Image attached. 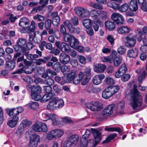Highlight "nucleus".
<instances>
[{
	"mask_svg": "<svg viewBox=\"0 0 147 147\" xmlns=\"http://www.w3.org/2000/svg\"><path fill=\"white\" fill-rule=\"evenodd\" d=\"M137 88V87L134 85L133 89L131 91L129 105L133 110L139 109L138 111H139L142 109L140 107L142 105L143 101L142 96Z\"/></svg>",
	"mask_w": 147,
	"mask_h": 147,
	"instance_id": "obj_1",
	"label": "nucleus"
},
{
	"mask_svg": "<svg viewBox=\"0 0 147 147\" xmlns=\"http://www.w3.org/2000/svg\"><path fill=\"white\" fill-rule=\"evenodd\" d=\"M26 87L31 88V97L32 99L36 101L40 100L41 98L40 94L41 92L42 88L40 86L28 84L27 85Z\"/></svg>",
	"mask_w": 147,
	"mask_h": 147,
	"instance_id": "obj_2",
	"label": "nucleus"
},
{
	"mask_svg": "<svg viewBox=\"0 0 147 147\" xmlns=\"http://www.w3.org/2000/svg\"><path fill=\"white\" fill-rule=\"evenodd\" d=\"M120 89L119 86L109 87L106 88L102 92V96L103 98L107 99L113 94L117 92Z\"/></svg>",
	"mask_w": 147,
	"mask_h": 147,
	"instance_id": "obj_3",
	"label": "nucleus"
},
{
	"mask_svg": "<svg viewBox=\"0 0 147 147\" xmlns=\"http://www.w3.org/2000/svg\"><path fill=\"white\" fill-rule=\"evenodd\" d=\"M79 138L76 134L69 136L64 143V145L67 147H74L79 141Z\"/></svg>",
	"mask_w": 147,
	"mask_h": 147,
	"instance_id": "obj_4",
	"label": "nucleus"
},
{
	"mask_svg": "<svg viewBox=\"0 0 147 147\" xmlns=\"http://www.w3.org/2000/svg\"><path fill=\"white\" fill-rule=\"evenodd\" d=\"M115 105L114 104L109 105L102 111L101 113L100 117L101 119H105L107 117L110 116L113 113Z\"/></svg>",
	"mask_w": 147,
	"mask_h": 147,
	"instance_id": "obj_5",
	"label": "nucleus"
},
{
	"mask_svg": "<svg viewBox=\"0 0 147 147\" xmlns=\"http://www.w3.org/2000/svg\"><path fill=\"white\" fill-rule=\"evenodd\" d=\"M86 107L92 111H98L102 109V105L98 102L92 101L86 104Z\"/></svg>",
	"mask_w": 147,
	"mask_h": 147,
	"instance_id": "obj_6",
	"label": "nucleus"
},
{
	"mask_svg": "<svg viewBox=\"0 0 147 147\" xmlns=\"http://www.w3.org/2000/svg\"><path fill=\"white\" fill-rule=\"evenodd\" d=\"M23 110V108L21 107H18L16 108L7 109H6V112L9 115V116H13V117L15 116H18V115L19 113H22Z\"/></svg>",
	"mask_w": 147,
	"mask_h": 147,
	"instance_id": "obj_7",
	"label": "nucleus"
},
{
	"mask_svg": "<svg viewBox=\"0 0 147 147\" xmlns=\"http://www.w3.org/2000/svg\"><path fill=\"white\" fill-rule=\"evenodd\" d=\"M74 11L76 14L80 17L84 18L88 16L89 11L87 9L78 7L74 9Z\"/></svg>",
	"mask_w": 147,
	"mask_h": 147,
	"instance_id": "obj_8",
	"label": "nucleus"
},
{
	"mask_svg": "<svg viewBox=\"0 0 147 147\" xmlns=\"http://www.w3.org/2000/svg\"><path fill=\"white\" fill-rule=\"evenodd\" d=\"M111 18L112 20L118 25L122 24L124 21V18L123 16L118 13H113Z\"/></svg>",
	"mask_w": 147,
	"mask_h": 147,
	"instance_id": "obj_9",
	"label": "nucleus"
},
{
	"mask_svg": "<svg viewBox=\"0 0 147 147\" xmlns=\"http://www.w3.org/2000/svg\"><path fill=\"white\" fill-rule=\"evenodd\" d=\"M40 140L38 135L34 134L30 137V142L28 144L29 147H36L38 145V142Z\"/></svg>",
	"mask_w": 147,
	"mask_h": 147,
	"instance_id": "obj_10",
	"label": "nucleus"
},
{
	"mask_svg": "<svg viewBox=\"0 0 147 147\" xmlns=\"http://www.w3.org/2000/svg\"><path fill=\"white\" fill-rule=\"evenodd\" d=\"M106 67L105 65L102 63H96L94 65V71L99 74L103 73Z\"/></svg>",
	"mask_w": 147,
	"mask_h": 147,
	"instance_id": "obj_11",
	"label": "nucleus"
},
{
	"mask_svg": "<svg viewBox=\"0 0 147 147\" xmlns=\"http://www.w3.org/2000/svg\"><path fill=\"white\" fill-rule=\"evenodd\" d=\"M59 61L62 64H67L70 61V56L65 53H61L59 56Z\"/></svg>",
	"mask_w": 147,
	"mask_h": 147,
	"instance_id": "obj_12",
	"label": "nucleus"
},
{
	"mask_svg": "<svg viewBox=\"0 0 147 147\" xmlns=\"http://www.w3.org/2000/svg\"><path fill=\"white\" fill-rule=\"evenodd\" d=\"M105 76L104 74H100L95 76L92 78L93 83L95 85H98L102 83V80L104 79Z\"/></svg>",
	"mask_w": 147,
	"mask_h": 147,
	"instance_id": "obj_13",
	"label": "nucleus"
},
{
	"mask_svg": "<svg viewBox=\"0 0 147 147\" xmlns=\"http://www.w3.org/2000/svg\"><path fill=\"white\" fill-rule=\"evenodd\" d=\"M30 23L29 19L26 17H23L20 19L19 25L22 27V28H25L27 26H29Z\"/></svg>",
	"mask_w": 147,
	"mask_h": 147,
	"instance_id": "obj_14",
	"label": "nucleus"
},
{
	"mask_svg": "<svg viewBox=\"0 0 147 147\" xmlns=\"http://www.w3.org/2000/svg\"><path fill=\"white\" fill-rule=\"evenodd\" d=\"M92 131L95 139V144L94 146H95L101 140V133L99 131L95 129H92Z\"/></svg>",
	"mask_w": 147,
	"mask_h": 147,
	"instance_id": "obj_15",
	"label": "nucleus"
},
{
	"mask_svg": "<svg viewBox=\"0 0 147 147\" xmlns=\"http://www.w3.org/2000/svg\"><path fill=\"white\" fill-rule=\"evenodd\" d=\"M34 35L33 36L31 34H29V40L30 41H32L33 40L36 43H38L41 41V38L40 36L38 34H36V32L34 33Z\"/></svg>",
	"mask_w": 147,
	"mask_h": 147,
	"instance_id": "obj_16",
	"label": "nucleus"
},
{
	"mask_svg": "<svg viewBox=\"0 0 147 147\" xmlns=\"http://www.w3.org/2000/svg\"><path fill=\"white\" fill-rule=\"evenodd\" d=\"M126 40V44L129 47H133L136 43V40L133 37L127 36L125 38Z\"/></svg>",
	"mask_w": 147,
	"mask_h": 147,
	"instance_id": "obj_17",
	"label": "nucleus"
},
{
	"mask_svg": "<svg viewBox=\"0 0 147 147\" xmlns=\"http://www.w3.org/2000/svg\"><path fill=\"white\" fill-rule=\"evenodd\" d=\"M53 98L57 109L61 108L63 107L64 102L63 99H59L57 97H53Z\"/></svg>",
	"mask_w": 147,
	"mask_h": 147,
	"instance_id": "obj_18",
	"label": "nucleus"
},
{
	"mask_svg": "<svg viewBox=\"0 0 147 147\" xmlns=\"http://www.w3.org/2000/svg\"><path fill=\"white\" fill-rule=\"evenodd\" d=\"M138 54V50L137 49H131L128 51L127 56L129 58H136Z\"/></svg>",
	"mask_w": 147,
	"mask_h": 147,
	"instance_id": "obj_19",
	"label": "nucleus"
},
{
	"mask_svg": "<svg viewBox=\"0 0 147 147\" xmlns=\"http://www.w3.org/2000/svg\"><path fill=\"white\" fill-rule=\"evenodd\" d=\"M53 97L50 99L48 104L47 106V108L48 110H57Z\"/></svg>",
	"mask_w": 147,
	"mask_h": 147,
	"instance_id": "obj_20",
	"label": "nucleus"
},
{
	"mask_svg": "<svg viewBox=\"0 0 147 147\" xmlns=\"http://www.w3.org/2000/svg\"><path fill=\"white\" fill-rule=\"evenodd\" d=\"M131 30V28L126 26L120 27L118 28L117 31L119 34H123L129 33Z\"/></svg>",
	"mask_w": 147,
	"mask_h": 147,
	"instance_id": "obj_21",
	"label": "nucleus"
},
{
	"mask_svg": "<svg viewBox=\"0 0 147 147\" xmlns=\"http://www.w3.org/2000/svg\"><path fill=\"white\" fill-rule=\"evenodd\" d=\"M18 120V116H15L13 117L11 120L8 121L7 124L10 127H14L17 124Z\"/></svg>",
	"mask_w": 147,
	"mask_h": 147,
	"instance_id": "obj_22",
	"label": "nucleus"
},
{
	"mask_svg": "<svg viewBox=\"0 0 147 147\" xmlns=\"http://www.w3.org/2000/svg\"><path fill=\"white\" fill-rule=\"evenodd\" d=\"M78 75V77L81 80V83L82 85H85L88 82L89 80L87 76L84 75L83 72L80 71Z\"/></svg>",
	"mask_w": 147,
	"mask_h": 147,
	"instance_id": "obj_23",
	"label": "nucleus"
},
{
	"mask_svg": "<svg viewBox=\"0 0 147 147\" xmlns=\"http://www.w3.org/2000/svg\"><path fill=\"white\" fill-rule=\"evenodd\" d=\"M105 25L106 29L109 31H113L115 28V24L114 23L109 21L105 22Z\"/></svg>",
	"mask_w": 147,
	"mask_h": 147,
	"instance_id": "obj_24",
	"label": "nucleus"
},
{
	"mask_svg": "<svg viewBox=\"0 0 147 147\" xmlns=\"http://www.w3.org/2000/svg\"><path fill=\"white\" fill-rule=\"evenodd\" d=\"M35 29L34 28L29 26H27L25 28H22L20 32L22 33H27L31 34L32 33L34 34V33L36 32H34Z\"/></svg>",
	"mask_w": 147,
	"mask_h": 147,
	"instance_id": "obj_25",
	"label": "nucleus"
},
{
	"mask_svg": "<svg viewBox=\"0 0 147 147\" xmlns=\"http://www.w3.org/2000/svg\"><path fill=\"white\" fill-rule=\"evenodd\" d=\"M129 9L133 11H136L138 9L137 0H131L129 5Z\"/></svg>",
	"mask_w": 147,
	"mask_h": 147,
	"instance_id": "obj_26",
	"label": "nucleus"
},
{
	"mask_svg": "<svg viewBox=\"0 0 147 147\" xmlns=\"http://www.w3.org/2000/svg\"><path fill=\"white\" fill-rule=\"evenodd\" d=\"M88 136L86 134L83 135L80 139L81 147H87Z\"/></svg>",
	"mask_w": 147,
	"mask_h": 147,
	"instance_id": "obj_27",
	"label": "nucleus"
},
{
	"mask_svg": "<svg viewBox=\"0 0 147 147\" xmlns=\"http://www.w3.org/2000/svg\"><path fill=\"white\" fill-rule=\"evenodd\" d=\"M98 13L99 10L94 9H92L90 12L89 11L88 16L90 15L92 19L95 20L98 19Z\"/></svg>",
	"mask_w": 147,
	"mask_h": 147,
	"instance_id": "obj_28",
	"label": "nucleus"
},
{
	"mask_svg": "<svg viewBox=\"0 0 147 147\" xmlns=\"http://www.w3.org/2000/svg\"><path fill=\"white\" fill-rule=\"evenodd\" d=\"M107 12L102 10H99L98 19L99 20H104L107 18Z\"/></svg>",
	"mask_w": 147,
	"mask_h": 147,
	"instance_id": "obj_29",
	"label": "nucleus"
},
{
	"mask_svg": "<svg viewBox=\"0 0 147 147\" xmlns=\"http://www.w3.org/2000/svg\"><path fill=\"white\" fill-rule=\"evenodd\" d=\"M17 43L18 45L21 48H24V45L26 43V40L24 38H19L17 41Z\"/></svg>",
	"mask_w": 147,
	"mask_h": 147,
	"instance_id": "obj_30",
	"label": "nucleus"
},
{
	"mask_svg": "<svg viewBox=\"0 0 147 147\" xmlns=\"http://www.w3.org/2000/svg\"><path fill=\"white\" fill-rule=\"evenodd\" d=\"M129 8L128 5L127 3H124L121 6H119V11L121 12H125L128 10Z\"/></svg>",
	"mask_w": 147,
	"mask_h": 147,
	"instance_id": "obj_31",
	"label": "nucleus"
},
{
	"mask_svg": "<svg viewBox=\"0 0 147 147\" xmlns=\"http://www.w3.org/2000/svg\"><path fill=\"white\" fill-rule=\"evenodd\" d=\"M79 44V42L78 40L74 36L73 40L69 42L70 46L72 48H76Z\"/></svg>",
	"mask_w": 147,
	"mask_h": 147,
	"instance_id": "obj_32",
	"label": "nucleus"
},
{
	"mask_svg": "<svg viewBox=\"0 0 147 147\" xmlns=\"http://www.w3.org/2000/svg\"><path fill=\"white\" fill-rule=\"evenodd\" d=\"M24 128L22 125H20L15 132L16 135L18 137H20L22 134Z\"/></svg>",
	"mask_w": 147,
	"mask_h": 147,
	"instance_id": "obj_33",
	"label": "nucleus"
},
{
	"mask_svg": "<svg viewBox=\"0 0 147 147\" xmlns=\"http://www.w3.org/2000/svg\"><path fill=\"white\" fill-rule=\"evenodd\" d=\"M52 94H47L44 95L40 100L42 102H45L48 100L50 99L53 97H52Z\"/></svg>",
	"mask_w": 147,
	"mask_h": 147,
	"instance_id": "obj_34",
	"label": "nucleus"
},
{
	"mask_svg": "<svg viewBox=\"0 0 147 147\" xmlns=\"http://www.w3.org/2000/svg\"><path fill=\"white\" fill-rule=\"evenodd\" d=\"M82 22L84 26L86 28L91 26L92 20L90 19H84Z\"/></svg>",
	"mask_w": 147,
	"mask_h": 147,
	"instance_id": "obj_35",
	"label": "nucleus"
},
{
	"mask_svg": "<svg viewBox=\"0 0 147 147\" xmlns=\"http://www.w3.org/2000/svg\"><path fill=\"white\" fill-rule=\"evenodd\" d=\"M56 132L55 129L51 131L48 134L47 136L48 140H51L54 138L56 139Z\"/></svg>",
	"mask_w": 147,
	"mask_h": 147,
	"instance_id": "obj_36",
	"label": "nucleus"
},
{
	"mask_svg": "<svg viewBox=\"0 0 147 147\" xmlns=\"http://www.w3.org/2000/svg\"><path fill=\"white\" fill-rule=\"evenodd\" d=\"M63 39L66 42H70L73 40V38H74V36L70 35L69 34L67 33L64 34Z\"/></svg>",
	"mask_w": 147,
	"mask_h": 147,
	"instance_id": "obj_37",
	"label": "nucleus"
},
{
	"mask_svg": "<svg viewBox=\"0 0 147 147\" xmlns=\"http://www.w3.org/2000/svg\"><path fill=\"white\" fill-rule=\"evenodd\" d=\"M95 25L93 26V28L95 31H97L99 29V26L97 24L100 26H103V24L102 22L99 20H96L94 22Z\"/></svg>",
	"mask_w": 147,
	"mask_h": 147,
	"instance_id": "obj_38",
	"label": "nucleus"
},
{
	"mask_svg": "<svg viewBox=\"0 0 147 147\" xmlns=\"http://www.w3.org/2000/svg\"><path fill=\"white\" fill-rule=\"evenodd\" d=\"M69 46L65 43H62L60 45L59 48L63 52H67L68 50Z\"/></svg>",
	"mask_w": 147,
	"mask_h": 147,
	"instance_id": "obj_39",
	"label": "nucleus"
},
{
	"mask_svg": "<svg viewBox=\"0 0 147 147\" xmlns=\"http://www.w3.org/2000/svg\"><path fill=\"white\" fill-rule=\"evenodd\" d=\"M122 58L121 57H116L113 60L114 65L115 67H118L121 63Z\"/></svg>",
	"mask_w": 147,
	"mask_h": 147,
	"instance_id": "obj_40",
	"label": "nucleus"
},
{
	"mask_svg": "<svg viewBox=\"0 0 147 147\" xmlns=\"http://www.w3.org/2000/svg\"><path fill=\"white\" fill-rule=\"evenodd\" d=\"M105 84L108 85H111L115 83L114 80L111 78L109 77H106L105 79Z\"/></svg>",
	"mask_w": 147,
	"mask_h": 147,
	"instance_id": "obj_41",
	"label": "nucleus"
},
{
	"mask_svg": "<svg viewBox=\"0 0 147 147\" xmlns=\"http://www.w3.org/2000/svg\"><path fill=\"white\" fill-rule=\"evenodd\" d=\"M105 131H117L119 133H121V130L120 128L118 127H107L105 129Z\"/></svg>",
	"mask_w": 147,
	"mask_h": 147,
	"instance_id": "obj_42",
	"label": "nucleus"
},
{
	"mask_svg": "<svg viewBox=\"0 0 147 147\" xmlns=\"http://www.w3.org/2000/svg\"><path fill=\"white\" fill-rule=\"evenodd\" d=\"M76 73L74 71H71L67 76V78L69 82L72 81L76 76Z\"/></svg>",
	"mask_w": 147,
	"mask_h": 147,
	"instance_id": "obj_43",
	"label": "nucleus"
},
{
	"mask_svg": "<svg viewBox=\"0 0 147 147\" xmlns=\"http://www.w3.org/2000/svg\"><path fill=\"white\" fill-rule=\"evenodd\" d=\"M49 0H40L39 2L40 4L41 5L38 8V10L40 11L41 9H42L47 5L48 3Z\"/></svg>",
	"mask_w": 147,
	"mask_h": 147,
	"instance_id": "obj_44",
	"label": "nucleus"
},
{
	"mask_svg": "<svg viewBox=\"0 0 147 147\" xmlns=\"http://www.w3.org/2000/svg\"><path fill=\"white\" fill-rule=\"evenodd\" d=\"M117 135V134L115 133L109 135L107 138L106 140L103 141V143H108L111 140L114 138Z\"/></svg>",
	"mask_w": 147,
	"mask_h": 147,
	"instance_id": "obj_45",
	"label": "nucleus"
},
{
	"mask_svg": "<svg viewBox=\"0 0 147 147\" xmlns=\"http://www.w3.org/2000/svg\"><path fill=\"white\" fill-rule=\"evenodd\" d=\"M61 70L64 74H67L70 71V67L65 65H63L61 66Z\"/></svg>",
	"mask_w": 147,
	"mask_h": 147,
	"instance_id": "obj_46",
	"label": "nucleus"
},
{
	"mask_svg": "<svg viewBox=\"0 0 147 147\" xmlns=\"http://www.w3.org/2000/svg\"><path fill=\"white\" fill-rule=\"evenodd\" d=\"M56 132V139H57L61 137L63 134L64 131L61 129H55Z\"/></svg>",
	"mask_w": 147,
	"mask_h": 147,
	"instance_id": "obj_47",
	"label": "nucleus"
},
{
	"mask_svg": "<svg viewBox=\"0 0 147 147\" xmlns=\"http://www.w3.org/2000/svg\"><path fill=\"white\" fill-rule=\"evenodd\" d=\"M101 59L102 62H109L111 63L112 62L113 59L110 56H104L101 57Z\"/></svg>",
	"mask_w": 147,
	"mask_h": 147,
	"instance_id": "obj_48",
	"label": "nucleus"
},
{
	"mask_svg": "<svg viewBox=\"0 0 147 147\" xmlns=\"http://www.w3.org/2000/svg\"><path fill=\"white\" fill-rule=\"evenodd\" d=\"M52 22L50 19H48L45 21L44 23V26L46 29H49L51 28Z\"/></svg>",
	"mask_w": 147,
	"mask_h": 147,
	"instance_id": "obj_49",
	"label": "nucleus"
},
{
	"mask_svg": "<svg viewBox=\"0 0 147 147\" xmlns=\"http://www.w3.org/2000/svg\"><path fill=\"white\" fill-rule=\"evenodd\" d=\"M81 30L79 27L75 28L73 26L71 28L69 32L71 33L79 34L81 31Z\"/></svg>",
	"mask_w": 147,
	"mask_h": 147,
	"instance_id": "obj_50",
	"label": "nucleus"
},
{
	"mask_svg": "<svg viewBox=\"0 0 147 147\" xmlns=\"http://www.w3.org/2000/svg\"><path fill=\"white\" fill-rule=\"evenodd\" d=\"M32 128L36 132L41 131V129L40 128V123L34 124L32 126Z\"/></svg>",
	"mask_w": 147,
	"mask_h": 147,
	"instance_id": "obj_51",
	"label": "nucleus"
},
{
	"mask_svg": "<svg viewBox=\"0 0 147 147\" xmlns=\"http://www.w3.org/2000/svg\"><path fill=\"white\" fill-rule=\"evenodd\" d=\"M28 105L32 109H37L39 106L37 102L32 101L28 103Z\"/></svg>",
	"mask_w": 147,
	"mask_h": 147,
	"instance_id": "obj_52",
	"label": "nucleus"
},
{
	"mask_svg": "<svg viewBox=\"0 0 147 147\" xmlns=\"http://www.w3.org/2000/svg\"><path fill=\"white\" fill-rule=\"evenodd\" d=\"M119 70L123 74L125 73L127 71V69L125 63L122 64L120 67Z\"/></svg>",
	"mask_w": 147,
	"mask_h": 147,
	"instance_id": "obj_53",
	"label": "nucleus"
},
{
	"mask_svg": "<svg viewBox=\"0 0 147 147\" xmlns=\"http://www.w3.org/2000/svg\"><path fill=\"white\" fill-rule=\"evenodd\" d=\"M126 51V47L124 46H120L117 50V51L118 53L123 55L125 52Z\"/></svg>",
	"mask_w": 147,
	"mask_h": 147,
	"instance_id": "obj_54",
	"label": "nucleus"
},
{
	"mask_svg": "<svg viewBox=\"0 0 147 147\" xmlns=\"http://www.w3.org/2000/svg\"><path fill=\"white\" fill-rule=\"evenodd\" d=\"M60 21L59 17H57L56 18L53 19L52 23L55 26L57 27L58 26Z\"/></svg>",
	"mask_w": 147,
	"mask_h": 147,
	"instance_id": "obj_55",
	"label": "nucleus"
},
{
	"mask_svg": "<svg viewBox=\"0 0 147 147\" xmlns=\"http://www.w3.org/2000/svg\"><path fill=\"white\" fill-rule=\"evenodd\" d=\"M64 26L67 27L69 31L71 29L73 26L70 23L69 21L68 20H66L64 21L63 22Z\"/></svg>",
	"mask_w": 147,
	"mask_h": 147,
	"instance_id": "obj_56",
	"label": "nucleus"
},
{
	"mask_svg": "<svg viewBox=\"0 0 147 147\" xmlns=\"http://www.w3.org/2000/svg\"><path fill=\"white\" fill-rule=\"evenodd\" d=\"M32 124V123L30 121H28L26 120H23L22 123L20 125H22L23 126L24 128L27 126H29Z\"/></svg>",
	"mask_w": 147,
	"mask_h": 147,
	"instance_id": "obj_57",
	"label": "nucleus"
},
{
	"mask_svg": "<svg viewBox=\"0 0 147 147\" xmlns=\"http://www.w3.org/2000/svg\"><path fill=\"white\" fill-rule=\"evenodd\" d=\"M146 76V74L140 75L138 77V80L139 84H142V81L144 80Z\"/></svg>",
	"mask_w": 147,
	"mask_h": 147,
	"instance_id": "obj_58",
	"label": "nucleus"
},
{
	"mask_svg": "<svg viewBox=\"0 0 147 147\" xmlns=\"http://www.w3.org/2000/svg\"><path fill=\"white\" fill-rule=\"evenodd\" d=\"M61 64L58 62L55 63L53 66V68L56 71L61 69Z\"/></svg>",
	"mask_w": 147,
	"mask_h": 147,
	"instance_id": "obj_59",
	"label": "nucleus"
},
{
	"mask_svg": "<svg viewBox=\"0 0 147 147\" xmlns=\"http://www.w3.org/2000/svg\"><path fill=\"white\" fill-rule=\"evenodd\" d=\"M57 117L54 114H51L50 117V119H51L53 122V123L54 124L57 123Z\"/></svg>",
	"mask_w": 147,
	"mask_h": 147,
	"instance_id": "obj_60",
	"label": "nucleus"
},
{
	"mask_svg": "<svg viewBox=\"0 0 147 147\" xmlns=\"http://www.w3.org/2000/svg\"><path fill=\"white\" fill-rule=\"evenodd\" d=\"M34 20H37L39 21H42L45 20L44 17L41 15L37 14L35 15L34 17Z\"/></svg>",
	"mask_w": 147,
	"mask_h": 147,
	"instance_id": "obj_61",
	"label": "nucleus"
},
{
	"mask_svg": "<svg viewBox=\"0 0 147 147\" xmlns=\"http://www.w3.org/2000/svg\"><path fill=\"white\" fill-rule=\"evenodd\" d=\"M135 72L139 74V75H140L143 74H146V72L145 71L144 67L140 68L136 70Z\"/></svg>",
	"mask_w": 147,
	"mask_h": 147,
	"instance_id": "obj_62",
	"label": "nucleus"
},
{
	"mask_svg": "<svg viewBox=\"0 0 147 147\" xmlns=\"http://www.w3.org/2000/svg\"><path fill=\"white\" fill-rule=\"evenodd\" d=\"M45 83L49 86H51L54 83V80L50 78H49L46 79L45 81Z\"/></svg>",
	"mask_w": 147,
	"mask_h": 147,
	"instance_id": "obj_63",
	"label": "nucleus"
},
{
	"mask_svg": "<svg viewBox=\"0 0 147 147\" xmlns=\"http://www.w3.org/2000/svg\"><path fill=\"white\" fill-rule=\"evenodd\" d=\"M7 68L10 70L13 69L15 67V64L13 62H7L6 63Z\"/></svg>",
	"mask_w": 147,
	"mask_h": 147,
	"instance_id": "obj_64",
	"label": "nucleus"
}]
</instances>
